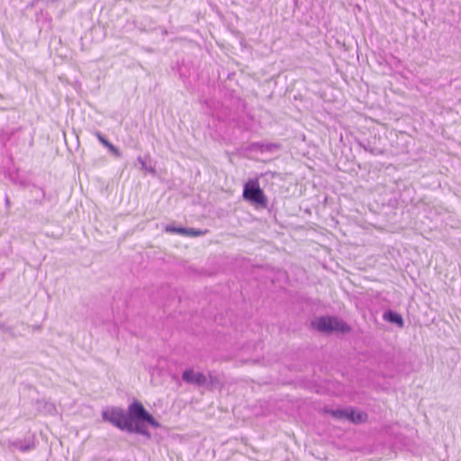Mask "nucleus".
Masks as SVG:
<instances>
[{"instance_id": "nucleus-8", "label": "nucleus", "mask_w": 461, "mask_h": 461, "mask_svg": "<svg viewBox=\"0 0 461 461\" xmlns=\"http://www.w3.org/2000/svg\"><path fill=\"white\" fill-rule=\"evenodd\" d=\"M330 413L333 417L339 419V420H349V416L352 415L351 410L346 409V410H333L330 411Z\"/></svg>"}, {"instance_id": "nucleus-13", "label": "nucleus", "mask_w": 461, "mask_h": 461, "mask_svg": "<svg viewBox=\"0 0 461 461\" xmlns=\"http://www.w3.org/2000/svg\"><path fill=\"white\" fill-rule=\"evenodd\" d=\"M104 147H106L115 157L120 158L122 156V153L120 152V150L114 145H113L110 141Z\"/></svg>"}, {"instance_id": "nucleus-15", "label": "nucleus", "mask_w": 461, "mask_h": 461, "mask_svg": "<svg viewBox=\"0 0 461 461\" xmlns=\"http://www.w3.org/2000/svg\"><path fill=\"white\" fill-rule=\"evenodd\" d=\"M138 162L141 165V169L147 170L151 173H155V169L152 167H148L145 161L141 157L138 158Z\"/></svg>"}, {"instance_id": "nucleus-12", "label": "nucleus", "mask_w": 461, "mask_h": 461, "mask_svg": "<svg viewBox=\"0 0 461 461\" xmlns=\"http://www.w3.org/2000/svg\"><path fill=\"white\" fill-rule=\"evenodd\" d=\"M44 411L48 414H55V413H57V408L51 402H45L44 403Z\"/></svg>"}, {"instance_id": "nucleus-16", "label": "nucleus", "mask_w": 461, "mask_h": 461, "mask_svg": "<svg viewBox=\"0 0 461 461\" xmlns=\"http://www.w3.org/2000/svg\"><path fill=\"white\" fill-rule=\"evenodd\" d=\"M95 134L104 146L108 144L109 141L101 134V132L96 131Z\"/></svg>"}, {"instance_id": "nucleus-10", "label": "nucleus", "mask_w": 461, "mask_h": 461, "mask_svg": "<svg viewBox=\"0 0 461 461\" xmlns=\"http://www.w3.org/2000/svg\"><path fill=\"white\" fill-rule=\"evenodd\" d=\"M352 415L349 416V420L354 423H361L366 420V414L364 412H355L351 410Z\"/></svg>"}, {"instance_id": "nucleus-4", "label": "nucleus", "mask_w": 461, "mask_h": 461, "mask_svg": "<svg viewBox=\"0 0 461 461\" xmlns=\"http://www.w3.org/2000/svg\"><path fill=\"white\" fill-rule=\"evenodd\" d=\"M127 416L131 419V421L133 424H140V421H146L153 428L159 427V423L152 417L151 414H149L145 410L143 405L138 401H134L129 405Z\"/></svg>"}, {"instance_id": "nucleus-2", "label": "nucleus", "mask_w": 461, "mask_h": 461, "mask_svg": "<svg viewBox=\"0 0 461 461\" xmlns=\"http://www.w3.org/2000/svg\"><path fill=\"white\" fill-rule=\"evenodd\" d=\"M312 327L321 331L330 333L332 331H349V327L341 320L337 317L322 316L314 319L312 321Z\"/></svg>"}, {"instance_id": "nucleus-14", "label": "nucleus", "mask_w": 461, "mask_h": 461, "mask_svg": "<svg viewBox=\"0 0 461 461\" xmlns=\"http://www.w3.org/2000/svg\"><path fill=\"white\" fill-rule=\"evenodd\" d=\"M187 230H188L187 236H192V237L201 236L205 233V231H203L201 230L192 229V228H188Z\"/></svg>"}, {"instance_id": "nucleus-6", "label": "nucleus", "mask_w": 461, "mask_h": 461, "mask_svg": "<svg viewBox=\"0 0 461 461\" xmlns=\"http://www.w3.org/2000/svg\"><path fill=\"white\" fill-rule=\"evenodd\" d=\"M11 446L22 452L29 451L34 447L32 440H16L11 443Z\"/></svg>"}, {"instance_id": "nucleus-3", "label": "nucleus", "mask_w": 461, "mask_h": 461, "mask_svg": "<svg viewBox=\"0 0 461 461\" xmlns=\"http://www.w3.org/2000/svg\"><path fill=\"white\" fill-rule=\"evenodd\" d=\"M243 198L253 204L266 208L267 206V198L259 187L258 180L247 182L243 188Z\"/></svg>"}, {"instance_id": "nucleus-9", "label": "nucleus", "mask_w": 461, "mask_h": 461, "mask_svg": "<svg viewBox=\"0 0 461 461\" xmlns=\"http://www.w3.org/2000/svg\"><path fill=\"white\" fill-rule=\"evenodd\" d=\"M204 386L209 389H214L216 387H221V379L217 375L209 374V375L207 376V384Z\"/></svg>"}, {"instance_id": "nucleus-5", "label": "nucleus", "mask_w": 461, "mask_h": 461, "mask_svg": "<svg viewBox=\"0 0 461 461\" xmlns=\"http://www.w3.org/2000/svg\"><path fill=\"white\" fill-rule=\"evenodd\" d=\"M182 379L190 384L204 386L207 384V376L200 372H194V369H186L182 375Z\"/></svg>"}, {"instance_id": "nucleus-1", "label": "nucleus", "mask_w": 461, "mask_h": 461, "mask_svg": "<svg viewBox=\"0 0 461 461\" xmlns=\"http://www.w3.org/2000/svg\"><path fill=\"white\" fill-rule=\"evenodd\" d=\"M104 420L112 423L116 428L131 433L149 435V432L140 424H133L122 408L112 407L102 411Z\"/></svg>"}, {"instance_id": "nucleus-11", "label": "nucleus", "mask_w": 461, "mask_h": 461, "mask_svg": "<svg viewBox=\"0 0 461 461\" xmlns=\"http://www.w3.org/2000/svg\"><path fill=\"white\" fill-rule=\"evenodd\" d=\"M187 229L188 228H176V227H173V226L167 225L165 228V230L167 232H173V233H177V234H180V235L187 236V232H188Z\"/></svg>"}, {"instance_id": "nucleus-7", "label": "nucleus", "mask_w": 461, "mask_h": 461, "mask_svg": "<svg viewBox=\"0 0 461 461\" xmlns=\"http://www.w3.org/2000/svg\"><path fill=\"white\" fill-rule=\"evenodd\" d=\"M384 318L390 322L396 323L398 326L402 327L403 326V320L400 314L393 312H386L384 314Z\"/></svg>"}]
</instances>
